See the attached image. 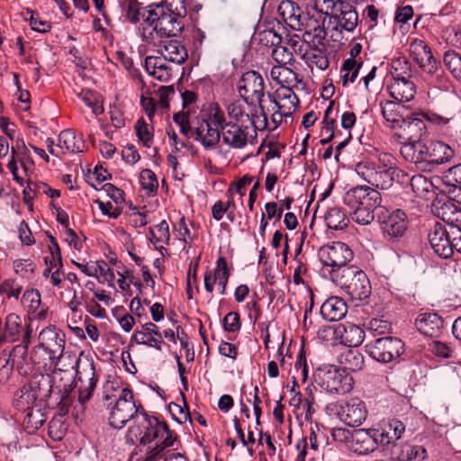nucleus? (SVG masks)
I'll return each mask as SVG.
<instances>
[{"label":"nucleus","instance_id":"62","mask_svg":"<svg viewBox=\"0 0 461 461\" xmlns=\"http://www.w3.org/2000/svg\"><path fill=\"white\" fill-rule=\"evenodd\" d=\"M161 7L166 13L172 14L182 20L187 14L185 0H163Z\"/></svg>","mask_w":461,"mask_h":461},{"label":"nucleus","instance_id":"51","mask_svg":"<svg viewBox=\"0 0 461 461\" xmlns=\"http://www.w3.org/2000/svg\"><path fill=\"white\" fill-rule=\"evenodd\" d=\"M77 96L82 102H84L88 107L92 109V112L95 115H99L104 113V107L100 95L96 92L88 89H82Z\"/></svg>","mask_w":461,"mask_h":461},{"label":"nucleus","instance_id":"17","mask_svg":"<svg viewBox=\"0 0 461 461\" xmlns=\"http://www.w3.org/2000/svg\"><path fill=\"white\" fill-rule=\"evenodd\" d=\"M145 22L152 25L158 35L166 37L176 36L184 28L182 19L166 13L163 7L158 6L149 11Z\"/></svg>","mask_w":461,"mask_h":461},{"label":"nucleus","instance_id":"57","mask_svg":"<svg viewBox=\"0 0 461 461\" xmlns=\"http://www.w3.org/2000/svg\"><path fill=\"white\" fill-rule=\"evenodd\" d=\"M332 110V103L330 104L325 111L324 119L322 121L323 126L321 131V136L323 137L320 142L322 145L328 144L335 137V119L329 118V114Z\"/></svg>","mask_w":461,"mask_h":461},{"label":"nucleus","instance_id":"48","mask_svg":"<svg viewBox=\"0 0 461 461\" xmlns=\"http://www.w3.org/2000/svg\"><path fill=\"white\" fill-rule=\"evenodd\" d=\"M409 50L418 65L423 61L431 59V50L429 46L421 39H413L409 45Z\"/></svg>","mask_w":461,"mask_h":461},{"label":"nucleus","instance_id":"18","mask_svg":"<svg viewBox=\"0 0 461 461\" xmlns=\"http://www.w3.org/2000/svg\"><path fill=\"white\" fill-rule=\"evenodd\" d=\"M75 383L78 387V402L83 405L91 398L97 383L93 360L77 359Z\"/></svg>","mask_w":461,"mask_h":461},{"label":"nucleus","instance_id":"27","mask_svg":"<svg viewBox=\"0 0 461 461\" xmlns=\"http://www.w3.org/2000/svg\"><path fill=\"white\" fill-rule=\"evenodd\" d=\"M429 242L439 258L447 259L452 257L450 232L441 224H436L428 234Z\"/></svg>","mask_w":461,"mask_h":461},{"label":"nucleus","instance_id":"13","mask_svg":"<svg viewBox=\"0 0 461 461\" xmlns=\"http://www.w3.org/2000/svg\"><path fill=\"white\" fill-rule=\"evenodd\" d=\"M317 381L322 389L336 394H345L350 392L354 384L352 376L347 371L335 366H328L320 370Z\"/></svg>","mask_w":461,"mask_h":461},{"label":"nucleus","instance_id":"1","mask_svg":"<svg viewBox=\"0 0 461 461\" xmlns=\"http://www.w3.org/2000/svg\"><path fill=\"white\" fill-rule=\"evenodd\" d=\"M251 38V31L249 30L235 48V57L232 59V87L235 86L241 99L260 104L265 94L264 79L260 73L248 68V64L252 59Z\"/></svg>","mask_w":461,"mask_h":461},{"label":"nucleus","instance_id":"9","mask_svg":"<svg viewBox=\"0 0 461 461\" xmlns=\"http://www.w3.org/2000/svg\"><path fill=\"white\" fill-rule=\"evenodd\" d=\"M425 121L437 123L446 124L448 119L436 113L420 112L407 115L402 122L397 130L401 132L395 133L394 136L404 143H413L421 140V138L427 133V126Z\"/></svg>","mask_w":461,"mask_h":461},{"label":"nucleus","instance_id":"3","mask_svg":"<svg viewBox=\"0 0 461 461\" xmlns=\"http://www.w3.org/2000/svg\"><path fill=\"white\" fill-rule=\"evenodd\" d=\"M401 154L406 161L415 164L421 170L431 171L436 166L448 162L454 151L444 142L421 140L402 145Z\"/></svg>","mask_w":461,"mask_h":461},{"label":"nucleus","instance_id":"47","mask_svg":"<svg viewBox=\"0 0 461 461\" xmlns=\"http://www.w3.org/2000/svg\"><path fill=\"white\" fill-rule=\"evenodd\" d=\"M280 30L284 32L285 31V29L280 24L277 25V29L272 27L259 31L258 32L259 43L266 47H273V49L276 46L282 44L284 35L279 32Z\"/></svg>","mask_w":461,"mask_h":461},{"label":"nucleus","instance_id":"61","mask_svg":"<svg viewBox=\"0 0 461 461\" xmlns=\"http://www.w3.org/2000/svg\"><path fill=\"white\" fill-rule=\"evenodd\" d=\"M50 255L44 258L45 264L47 267H52L54 269H56L57 267L62 268V258L57 240L54 237L50 236Z\"/></svg>","mask_w":461,"mask_h":461},{"label":"nucleus","instance_id":"11","mask_svg":"<svg viewBox=\"0 0 461 461\" xmlns=\"http://www.w3.org/2000/svg\"><path fill=\"white\" fill-rule=\"evenodd\" d=\"M367 354L375 361L387 364L397 361L405 351L403 341L396 337H383L366 346Z\"/></svg>","mask_w":461,"mask_h":461},{"label":"nucleus","instance_id":"46","mask_svg":"<svg viewBox=\"0 0 461 461\" xmlns=\"http://www.w3.org/2000/svg\"><path fill=\"white\" fill-rule=\"evenodd\" d=\"M122 14L125 21L131 23H137L140 18H144L141 7L137 0H118Z\"/></svg>","mask_w":461,"mask_h":461},{"label":"nucleus","instance_id":"15","mask_svg":"<svg viewBox=\"0 0 461 461\" xmlns=\"http://www.w3.org/2000/svg\"><path fill=\"white\" fill-rule=\"evenodd\" d=\"M326 410L330 415H336L350 427L360 426L366 418L364 403L358 399H352L346 402H331L327 405Z\"/></svg>","mask_w":461,"mask_h":461},{"label":"nucleus","instance_id":"35","mask_svg":"<svg viewBox=\"0 0 461 461\" xmlns=\"http://www.w3.org/2000/svg\"><path fill=\"white\" fill-rule=\"evenodd\" d=\"M341 343L349 348H356L362 344L365 339L364 330L352 322L339 324L336 330Z\"/></svg>","mask_w":461,"mask_h":461},{"label":"nucleus","instance_id":"33","mask_svg":"<svg viewBox=\"0 0 461 461\" xmlns=\"http://www.w3.org/2000/svg\"><path fill=\"white\" fill-rule=\"evenodd\" d=\"M273 100L280 117L291 115L299 104V98L289 86L280 87Z\"/></svg>","mask_w":461,"mask_h":461},{"label":"nucleus","instance_id":"54","mask_svg":"<svg viewBox=\"0 0 461 461\" xmlns=\"http://www.w3.org/2000/svg\"><path fill=\"white\" fill-rule=\"evenodd\" d=\"M428 350L433 355L442 358H452L456 357V348L452 343L440 340H432L428 344Z\"/></svg>","mask_w":461,"mask_h":461},{"label":"nucleus","instance_id":"10","mask_svg":"<svg viewBox=\"0 0 461 461\" xmlns=\"http://www.w3.org/2000/svg\"><path fill=\"white\" fill-rule=\"evenodd\" d=\"M32 329H29L21 344L13 348L8 355V358L5 357V364L2 369L8 374L13 368H15L21 375H28L36 369L34 358H32V351L28 353V348L31 343Z\"/></svg>","mask_w":461,"mask_h":461},{"label":"nucleus","instance_id":"21","mask_svg":"<svg viewBox=\"0 0 461 461\" xmlns=\"http://www.w3.org/2000/svg\"><path fill=\"white\" fill-rule=\"evenodd\" d=\"M377 434L376 428L353 430L350 449L358 456H366L375 452L379 447L381 448L380 438Z\"/></svg>","mask_w":461,"mask_h":461},{"label":"nucleus","instance_id":"24","mask_svg":"<svg viewBox=\"0 0 461 461\" xmlns=\"http://www.w3.org/2000/svg\"><path fill=\"white\" fill-rule=\"evenodd\" d=\"M29 329H32L30 324H24L18 314L11 312L6 315L3 324L0 323V341L15 342L20 339L23 340Z\"/></svg>","mask_w":461,"mask_h":461},{"label":"nucleus","instance_id":"31","mask_svg":"<svg viewBox=\"0 0 461 461\" xmlns=\"http://www.w3.org/2000/svg\"><path fill=\"white\" fill-rule=\"evenodd\" d=\"M441 191L453 201L461 203V164L456 165L443 173Z\"/></svg>","mask_w":461,"mask_h":461},{"label":"nucleus","instance_id":"16","mask_svg":"<svg viewBox=\"0 0 461 461\" xmlns=\"http://www.w3.org/2000/svg\"><path fill=\"white\" fill-rule=\"evenodd\" d=\"M343 203L351 210L376 209L381 206L382 195L371 186L357 185L345 193Z\"/></svg>","mask_w":461,"mask_h":461},{"label":"nucleus","instance_id":"32","mask_svg":"<svg viewBox=\"0 0 461 461\" xmlns=\"http://www.w3.org/2000/svg\"><path fill=\"white\" fill-rule=\"evenodd\" d=\"M415 325L421 334L438 337L443 329V319L436 312H423L416 318Z\"/></svg>","mask_w":461,"mask_h":461},{"label":"nucleus","instance_id":"36","mask_svg":"<svg viewBox=\"0 0 461 461\" xmlns=\"http://www.w3.org/2000/svg\"><path fill=\"white\" fill-rule=\"evenodd\" d=\"M167 62V60L161 57L149 56L145 59L144 68L156 79L167 82L172 77V68Z\"/></svg>","mask_w":461,"mask_h":461},{"label":"nucleus","instance_id":"25","mask_svg":"<svg viewBox=\"0 0 461 461\" xmlns=\"http://www.w3.org/2000/svg\"><path fill=\"white\" fill-rule=\"evenodd\" d=\"M377 437L380 438L382 451L390 449L392 446L399 443V439L405 431L404 423L397 419H391L376 428Z\"/></svg>","mask_w":461,"mask_h":461},{"label":"nucleus","instance_id":"38","mask_svg":"<svg viewBox=\"0 0 461 461\" xmlns=\"http://www.w3.org/2000/svg\"><path fill=\"white\" fill-rule=\"evenodd\" d=\"M348 307L343 299L338 296L328 298L321 307V316L329 321H338L345 317Z\"/></svg>","mask_w":461,"mask_h":461},{"label":"nucleus","instance_id":"22","mask_svg":"<svg viewBox=\"0 0 461 461\" xmlns=\"http://www.w3.org/2000/svg\"><path fill=\"white\" fill-rule=\"evenodd\" d=\"M65 334L56 326L50 325L38 335V345L48 350L50 356L61 358L65 349Z\"/></svg>","mask_w":461,"mask_h":461},{"label":"nucleus","instance_id":"8","mask_svg":"<svg viewBox=\"0 0 461 461\" xmlns=\"http://www.w3.org/2000/svg\"><path fill=\"white\" fill-rule=\"evenodd\" d=\"M332 282L339 286L353 301H362L371 294L370 281L364 271L348 266L340 272H334Z\"/></svg>","mask_w":461,"mask_h":461},{"label":"nucleus","instance_id":"59","mask_svg":"<svg viewBox=\"0 0 461 461\" xmlns=\"http://www.w3.org/2000/svg\"><path fill=\"white\" fill-rule=\"evenodd\" d=\"M341 364L344 365L345 371L347 369L356 372L361 370L364 366V357L357 350H348L342 356Z\"/></svg>","mask_w":461,"mask_h":461},{"label":"nucleus","instance_id":"55","mask_svg":"<svg viewBox=\"0 0 461 461\" xmlns=\"http://www.w3.org/2000/svg\"><path fill=\"white\" fill-rule=\"evenodd\" d=\"M443 62L453 77L461 81V55L455 50H447L444 53Z\"/></svg>","mask_w":461,"mask_h":461},{"label":"nucleus","instance_id":"19","mask_svg":"<svg viewBox=\"0 0 461 461\" xmlns=\"http://www.w3.org/2000/svg\"><path fill=\"white\" fill-rule=\"evenodd\" d=\"M438 210V215L450 226L452 255L454 251L461 254V210L452 202L444 203Z\"/></svg>","mask_w":461,"mask_h":461},{"label":"nucleus","instance_id":"41","mask_svg":"<svg viewBox=\"0 0 461 461\" xmlns=\"http://www.w3.org/2000/svg\"><path fill=\"white\" fill-rule=\"evenodd\" d=\"M32 358H34L36 370L41 372L44 371H51L52 369H56L60 358L56 356H50V354L45 348L40 347V345H36L32 348Z\"/></svg>","mask_w":461,"mask_h":461},{"label":"nucleus","instance_id":"7","mask_svg":"<svg viewBox=\"0 0 461 461\" xmlns=\"http://www.w3.org/2000/svg\"><path fill=\"white\" fill-rule=\"evenodd\" d=\"M357 174L369 185L381 189L392 186L395 177H399L401 170L391 163V158L384 155L380 163L368 161L359 162L356 165Z\"/></svg>","mask_w":461,"mask_h":461},{"label":"nucleus","instance_id":"34","mask_svg":"<svg viewBox=\"0 0 461 461\" xmlns=\"http://www.w3.org/2000/svg\"><path fill=\"white\" fill-rule=\"evenodd\" d=\"M57 147L63 155L82 152L85 148V141L82 134L77 133L74 130L67 129L59 133Z\"/></svg>","mask_w":461,"mask_h":461},{"label":"nucleus","instance_id":"23","mask_svg":"<svg viewBox=\"0 0 461 461\" xmlns=\"http://www.w3.org/2000/svg\"><path fill=\"white\" fill-rule=\"evenodd\" d=\"M332 18L337 28L348 32H354L358 23V14L356 8L346 0H339L333 4Z\"/></svg>","mask_w":461,"mask_h":461},{"label":"nucleus","instance_id":"63","mask_svg":"<svg viewBox=\"0 0 461 461\" xmlns=\"http://www.w3.org/2000/svg\"><path fill=\"white\" fill-rule=\"evenodd\" d=\"M272 59L279 65H293L294 63V52L287 46L279 44L272 50Z\"/></svg>","mask_w":461,"mask_h":461},{"label":"nucleus","instance_id":"43","mask_svg":"<svg viewBox=\"0 0 461 461\" xmlns=\"http://www.w3.org/2000/svg\"><path fill=\"white\" fill-rule=\"evenodd\" d=\"M21 410L26 411L23 418V426L29 433L34 432L44 424L46 418L41 411V407L26 404L24 409Z\"/></svg>","mask_w":461,"mask_h":461},{"label":"nucleus","instance_id":"45","mask_svg":"<svg viewBox=\"0 0 461 461\" xmlns=\"http://www.w3.org/2000/svg\"><path fill=\"white\" fill-rule=\"evenodd\" d=\"M325 222L330 229L344 230L349 223V219L342 208L334 206L328 209L324 216Z\"/></svg>","mask_w":461,"mask_h":461},{"label":"nucleus","instance_id":"26","mask_svg":"<svg viewBox=\"0 0 461 461\" xmlns=\"http://www.w3.org/2000/svg\"><path fill=\"white\" fill-rule=\"evenodd\" d=\"M229 276L230 272L226 258L224 257H219L214 271L212 273L208 271L204 275L205 290L208 293H212L216 285L217 291L220 294H225Z\"/></svg>","mask_w":461,"mask_h":461},{"label":"nucleus","instance_id":"29","mask_svg":"<svg viewBox=\"0 0 461 461\" xmlns=\"http://www.w3.org/2000/svg\"><path fill=\"white\" fill-rule=\"evenodd\" d=\"M384 452L390 455L393 461H422L427 456V451L422 446L401 442Z\"/></svg>","mask_w":461,"mask_h":461},{"label":"nucleus","instance_id":"20","mask_svg":"<svg viewBox=\"0 0 461 461\" xmlns=\"http://www.w3.org/2000/svg\"><path fill=\"white\" fill-rule=\"evenodd\" d=\"M328 13H324L317 8L312 9V14L308 18V22L305 23L303 39L306 44L310 46H320L323 45L324 40L327 36V32L324 27L325 17Z\"/></svg>","mask_w":461,"mask_h":461},{"label":"nucleus","instance_id":"30","mask_svg":"<svg viewBox=\"0 0 461 461\" xmlns=\"http://www.w3.org/2000/svg\"><path fill=\"white\" fill-rule=\"evenodd\" d=\"M361 51L362 45L360 43H355L349 50V58L343 61L341 66V72L344 73L341 76L343 86H346L348 82H355L357 77L359 70L363 65V61L359 57Z\"/></svg>","mask_w":461,"mask_h":461},{"label":"nucleus","instance_id":"5","mask_svg":"<svg viewBox=\"0 0 461 461\" xmlns=\"http://www.w3.org/2000/svg\"><path fill=\"white\" fill-rule=\"evenodd\" d=\"M56 395L53 377L48 373L39 372L16 393L15 406L17 409H24L26 404L42 407L51 396Z\"/></svg>","mask_w":461,"mask_h":461},{"label":"nucleus","instance_id":"14","mask_svg":"<svg viewBox=\"0 0 461 461\" xmlns=\"http://www.w3.org/2000/svg\"><path fill=\"white\" fill-rule=\"evenodd\" d=\"M321 262L331 267L330 274L332 280L334 272H340L348 267L347 263L353 258V251L343 242H333L331 245L322 246L318 251Z\"/></svg>","mask_w":461,"mask_h":461},{"label":"nucleus","instance_id":"2","mask_svg":"<svg viewBox=\"0 0 461 461\" xmlns=\"http://www.w3.org/2000/svg\"><path fill=\"white\" fill-rule=\"evenodd\" d=\"M133 440L139 439L129 461H159L166 448L173 447L176 436L167 425L159 424L155 420L142 419L139 427L131 430Z\"/></svg>","mask_w":461,"mask_h":461},{"label":"nucleus","instance_id":"60","mask_svg":"<svg viewBox=\"0 0 461 461\" xmlns=\"http://www.w3.org/2000/svg\"><path fill=\"white\" fill-rule=\"evenodd\" d=\"M13 267L15 274L21 278L29 280L34 275L36 264L30 258H20L14 261Z\"/></svg>","mask_w":461,"mask_h":461},{"label":"nucleus","instance_id":"39","mask_svg":"<svg viewBox=\"0 0 461 461\" xmlns=\"http://www.w3.org/2000/svg\"><path fill=\"white\" fill-rule=\"evenodd\" d=\"M21 302L32 319L44 320L46 318L47 308L41 309V300L38 290H26L21 298Z\"/></svg>","mask_w":461,"mask_h":461},{"label":"nucleus","instance_id":"6","mask_svg":"<svg viewBox=\"0 0 461 461\" xmlns=\"http://www.w3.org/2000/svg\"><path fill=\"white\" fill-rule=\"evenodd\" d=\"M225 118L223 111L218 104H210L208 108L202 112L194 127L195 140L204 148H212L220 141V131L224 129Z\"/></svg>","mask_w":461,"mask_h":461},{"label":"nucleus","instance_id":"52","mask_svg":"<svg viewBox=\"0 0 461 461\" xmlns=\"http://www.w3.org/2000/svg\"><path fill=\"white\" fill-rule=\"evenodd\" d=\"M393 79H410L412 77L411 64L405 58H399L392 63Z\"/></svg>","mask_w":461,"mask_h":461},{"label":"nucleus","instance_id":"42","mask_svg":"<svg viewBox=\"0 0 461 461\" xmlns=\"http://www.w3.org/2000/svg\"><path fill=\"white\" fill-rule=\"evenodd\" d=\"M187 57L185 48L176 40H170L166 42L161 50V58L178 65L184 63Z\"/></svg>","mask_w":461,"mask_h":461},{"label":"nucleus","instance_id":"58","mask_svg":"<svg viewBox=\"0 0 461 461\" xmlns=\"http://www.w3.org/2000/svg\"><path fill=\"white\" fill-rule=\"evenodd\" d=\"M304 43L305 42L303 41V39L302 40L298 34H291L290 32L285 31L282 44L287 46L288 49L294 52V55H299L302 57V59L303 58L307 52L306 49L304 48Z\"/></svg>","mask_w":461,"mask_h":461},{"label":"nucleus","instance_id":"56","mask_svg":"<svg viewBox=\"0 0 461 461\" xmlns=\"http://www.w3.org/2000/svg\"><path fill=\"white\" fill-rule=\"evenodd\" d=\"M136 135L144 147L150 148L153 143V128L143 118L138 119L135 123Z\"/></svg>","mask_w":461,"mask_h":461},{"label":"nucleus","instance_id":"50","mask_svg":"<svg viewBox=\"0 0 461 461\" xmlns=\"http://www.w3.org/2000/svg\"><path fill=\"white\" fill-rule=\"evenodd\" d=\"M302 8L294 1L284 0L278 5V14L284 22L290 27Z\"/></svg>","mask_w":461,"mask_h":461},{"label":"nucleus","instance_id":"49","mask_svg":"<svg viewBox=\"0 0 461 461\" xmlns=\"http://www.w3.org/2000/svg\"><path fill=\"white\" fill-rule=\"evenodd\" d=\"M319 46H311L312 50L306 52L303 59L310 68L315 66L320 70H325L329 67L327 56L318 48Z\"/></svg>","mask_w":461,"mask_h":461},{"label":"nucleus","instance_id":"37","mask_svg":"<svg viewBox=\"0 0 461 461\" xmlns=\"http://www.w3.org/2000/svg\"><path fill=\"white\" fill-rule=\"evenodd\" d=\"M388 89L391 96L399 103L409 102L416 95V86L410 79H393Z\"/></svg>","mask_w":461,"mask_h":461},{"label":"nucleus","instance_id":"28","mask_svg":"<svg viewBox=\"0 0 461 461\" xmlns=\"http://www.w3.org/2000/svg\"><path fill=\"white\" fill-rule=\"evenodd\" d=\"M131 340L140 345L154 348L158 351L162 349V333L159 328L151 321L142 323L141 330H136L134 331Z\"/></svg>","mask_w":461,"mask_h":461},{"label":"nucleus","instance_id":"4","mask_svg":"<svg viewBox=\"0 0 461 461\" xmlns=\"http://www.w3.org/2000/svg\"><path fill=\"white\" fill-rule=\"evenodd\" d=\"M142 419L146 420H155L159 424L162 425H167L165 421L159 420L155 416H149L143 409L141 404L137 405L134 398L132 391L127 387L123 388L115 402V403L113 405L110 411L108 421L111 427L114 429H122L123 428L126 423L131 420H134V423L130 429H128V435L126 437V440L128 443L131 444H140V440L132 439V435L131 433V430L134 427H139L140 424V420ZM133 438H135V436L133 435Z\"/></svg>","mask_w":461,"mask_h":461},{"label":"nucleus","instance_id":"40","mask_svg":"<svg viewBox=\"0 0 461 461\" xmlns=\"http://www.w3.org/2000/svg\"><path fill=\"white\" fill-rule=\"evenodd\" d=\"M381 113L389 126L397 130L406 116L403 115L402 110L405 106L396 101H385L380 103Z\"/></svg>","mask_w":461,"mask_h":461},{"label":"nucleus","instance_id":"44","mask_svg":"<svg viewBox=\"0 0 461 461\" xmlns=\"http://www.w3.org/2000/svg\"><path fill=\"white\" fill-rule=\"evenodd\" d=\"M252 104L250 101L240 100L232 103V123L242 124L244 129H252L254 121L250 118L247 110Z\"/></svg>","mask_w":461,"mask_h":461},{"label":"nucleus","instance_id":"53","mask_svg":"<svg viewBox=\"0 0 461 461\" xmlns=\"http://www.w3.org/2000/svg\"><path fill=\"white\" fill-rule=\"evenodd\" d=\"M141 187L148 196H154L158 188V180L156 174L149 168L143 169L140 175Z\"/></svg>","mask_w":461,"mask_h":461},{"label":"nucleus","instance_id":"12","mask_svg":"<svg viewBox=\"0 0 461 461\" xmlns=\"http://www.w3.org/2000/svg\"><path fill=\"white\" fill-rule=\"evenodd\" d=\"M377 221L380 224L383 237L390 241H399L408 230L407 214L401 209L389 212L383 208L382 212L377 215Z\"/></svg>","mask_w":461,"mask_h":461},{"label":"nucleus","instance_id":"64","mask_svg":"<svg viewBox=\"0 0 461 461\" xmlns=\"http://www.w3.org/2000/svg\"><path fill=\"white\" fill-rule=\"evenodd\" d=\"M411 186L419 196H423L433 188V184L422 175H415L411 179Z\"/></svg>","mask_w":461,"mask_h":461}]
</instances>
